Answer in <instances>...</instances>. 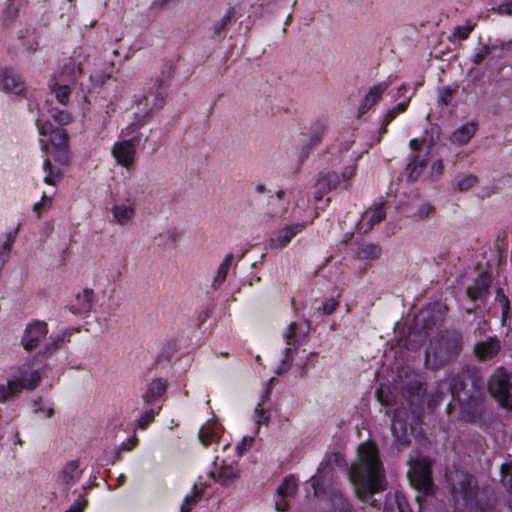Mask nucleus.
Wrapping results in <instances>:
<instances>
[{"label":"nucleus","mask_w":512,"mask_h":512,"mask_svg":"<svg viewBox=\"0 0 512 512\" xmlns=\"http://www.w3.org/2000/svg\"><path fill=\"white\" fill-rule=\"evenodd\" d=\"M12 379L16 382V385L21 392L22 389H34L39 384L41 376L38 371H20L19 374L14 376Z\"/></svg>","instance_id":"23"},{"label":"nucleus","mask_w":512,"mask_h":512,"mask_svg":"<svg viewBox=\"0 0 512 512\" xmlns=\"http://www.w3.org/2000/svg\"><path fill=\"white\" fill-rule=\"evenodd\" d=\"M410 99L408 98L406 101L398 103L396 106H394L392 109L388 110L381 121V125L378 130L379 138L378 141H380L381 137L387 132L388 125L401 113L405 112Z\"/></svg>","instance_id":"24"},{"label":"nucleus","mask_w":512,"mask_h":512,"mask_svg":"<svg viewBox=\"0 0 512 512\" xmlns=\"http://www.w3.org/2000/svg\"><path fill=\"white\" fill-rule=\"evenodd\" d=\"M496 48V44L489 45L480 43L479 46L476 48L473 56L471 57V62L474 65H480L484 61V59L488 55H490Z\"/></svg>","instance_id":"34"},{"label":"nucleus","mask_w":512,"mask_h":512,"mask_svg":"<svg viewBox=\"0 0 512 512\" xmlns=\"http://www.w3.org/2000/svg\"><path fill=\"white\" fill-rule=\"evenodd\" d=\"M425 143V139H417L413 138L409 142V147L413 152H416L421 149L422 145Z\"/></svg>","instance_id":"60"},{"label":"nucleus","mask_w":512,"mask_h":512,"mask_svg":"<svg viewBox=\"0 0 512 512\" xmlns=\"http://www.w3.org/2000/svg\"><path fill=\"white\" fill-rule=\"evenodd\" d=\"M349 478L357 497L374 508L380 501L375 495L386 488L383 465L377 447L371 442L362 443L358 448V462L351 466Z\"/></svg>","instance_id":"1"},{"label":"nucleus","mask_w":512,"mask_h":512,"mask_svg":"<svg viewBox=\"0 0 512 512\" xmlns=\"http://www.w3.org/2000/svg\"><path fill=\"white\" fill-rule=\"evenodd\" d=\"M210 476L220 485L230 486L240 477V474L237 467L223 461L219 468L216 467L210 472Z\"/></svg>","instance_id":"15"},{"label":"nucleus","mask_w":512,"mask_h":512,"mask_svg":"<svg viewBox=\"0 0 512 512\" xmlns=\"http://www.w3.org/2000/svg\"><path fill=\"white\" fill-rule=\"evenodd\" d=\"M69 336L70 334H68L67 332H62L61 334L55 337H51V341L45 345L42 351L43 356L50 357L51 355H53L54 352L63 347L66 341H69V338H67Z\"/></svg>","instance_id":"31"},{"label":"nucleus","mask_w":512,"mask_h":512,"mask_svg":"<svg viewBox=\"0 0 512 512\" xmlns=\"http://www.w3.org/2000/svg\"><path fill=\"white\" fill-rule=\"evenodd\" d=\"M36 125H37V128H38L39 134L43 135V136L49 135V137H50L52 135V133L56 129L52 125V123L49 122V121L41 122L40 120H37Z\"/></svg>","instance_id":"50"},{"label":"nucleus","mask_w":512,"mask_h":512,"mask_svg":"<svg viewBox=\"0 0 512 512\" xmlns=\"http://www.w3.org/2000/svg\"><path fill=\"white\" fill-rule=\"evenodd\" d=\"M19 393L16 382L12 378L8 379L5 384H0V403H5L15 398Z\"/></svg>","instance_id":"32"},{"label":"nucleus","mask_w":512,"mask_h":512,"mask_svg":"<svg viewBox=\"0 0 512 512\" xmlns=\"http://www.w3.org/2000/svg\"><path fill=\"white\" fill-rule=\"evenodd\" d=\"M464 336L457 330H446L432 338L425 352V365L438 370L456 360L463 350Z\"/></svg>","instance_id":"3"},{"label":"nucleus","mask_w":512,"mask_h":512,"mask_svg":"<svg viewBox=\"0 0 512 512\" xmlns=\"http://www.w3.org/2000/svg\"><path fill=\"white\" fill-rule=\"evenodd\" d=\"M454 92L455 90L450 87L442 88L439 92L440 102L444 105H448L451 102L452 95Z\"/></svg>","instance_id":"52"},{"label":"nucleus","mask_w":512,"mask_h":512,"mask_svg":"<svg viewBox=\"0 0 512 512\" xmlns=\"http://www.w3.org/2000/svg\"><path fill=\"white\" fill-rule=\"evenodd\" d=\"M255 422L257 425L265 424L267 425L270 419V415L267 411L261 408V404H258L254 410Z\"/></svg>","instance_id":"49"},{"label":"nucleus","mask_w":512,"mask_h":512,"mask_svg":"<svg viewBox=\"0 0 512 512\" xmlns=\"http://www.w3.org/2000/svg\"><path fill=\"white\" fill-rule=\"evenodd\" d=\"M449 384L453 397L459 402L462 418L471 423L480 420L486 399V381L480 370L465 365L450 377Z\"/></svg>","instance_id":"2"},{"label":"nucleus","mask_w":512,"mask_h":512,"mask_svg":"<svg viewBox=\"0 0 512 512\" xmlns=\"http://www.w3.org/2000/svg\"><path fill=\"white\" fill-rule=\"evenodd\" d=\"M86 506L87 500L82 497H79L65 512H83Z\"/></svg>","instance_id":"53"},{"label":"nucleus","mask_w":512,"mask_h":512,"mask_svg":"<svg viewBox=\"0 0 512 512\" xmlns=\"http://www.w3.org/2000/svg\"><path fill=\"white\" fill-rule=\"evenodd\" d=\"M43 169L47 172L44 182L49 185H55L62 179V172L60 169H55L49 159H46L43 164Z\"/></svg>","instance_id":"36"},{"label":"nucleus","mask_w":512,"mask_h":512,"mask_svg":"<svg viewBox=\"0 0 512 512\" xmlns=\"http://www.w3.org/2000/svg\"><path fill=\"white\" fill-rule=\"evenodd\" d=\"M496 301L501 307V319L503 324L510 318V301L502 288L496 290Z\"/></svg>","instance_id":"38"},{"label":"nucleus","mask_w":512,"mask_h":512,"mask_svg":"<svg viewBox=\"0 0 512 512\" xmlns=\"http://www.w3.org/2000/svg\"><path fill=\"white\" fill-rule=\"evenodd\" d=\"M446 476L455 505L473 509L476 506L477 496L474 477L462 470L450 471Z\"/></svg>","instance_id":"4"},{"label":"nucleus","mask_w":512,"mask_h":512,"mask_svg":"<svg viewBox=\"0 0 512 512\" xmlns=\"http://www.w3.org/2000/svg\"><path fill=\"white\" fill-rule=\"evenodd\" d=\"M195 502V496L187 495L181 505V512H190L192 509V504Z\"/></svg>","instance_id":"57"},{"label":"nucleus","mask_w":512,"mask_h":512,"mask_svg":"<svg viewBox=\"0 0 512 512\" xmlns=\"http://www.w3.org/2000/svg\"><path fill=\"white\" fill-rule=\"evenodd\" d=\"M0 90L21 95L25 91V82L13 68H0Z\"/></svg>","instance_id":"11"},{"label":"nucleus","mask_w":512,"mask_h":512,"mask_svg":"<svg viewBox=\"0 0 512 512\" xmlns=\"http://www.w3.org/2000/svg\"><path fill=\"white\" fill-rule=\"evenodd\" d=\"M355 171H356V166L351 165V166L346 167L344 169V171L342 172L341 177H342L344 189H346L348 187L347 181L355 175Z\"/></svg>","instance_id":"54"},{"label":"nucleus","mask_w":512,"mask_h":512,"mask_svg":"<svg viewBox=\"0 0 512 512\" xmlns=\"http://www.w3.org/2000/svg\"><path fill=\"white\" fill-rule=\"evenodd\" d=\"M330 498L331 505L328 512H355L350 502L340 490L333 489Z\"/></svg>","instance_id":"26"},{"label":"nucleus","mask_w":512,"mask_h":512,"mask_svg":"<svg viewBox=\"0 0 512 512\" xmlns=\"http://www.w3.org/2000/svg\"><path fill=\"white\" fill-rule=\"evenodd\" d=\"M33 407H34V412L35 413L42 412L43 411L42 400L40 398L35 400L34 404H33Z\"/></svg>","instance_id":"64"},{"label":"nucleus","mask_w":512,"mask_h":512,"mask_svg":"<svg viewBox=\"0 0 512 512\" xmlns=\"http://www.w3.org/2000/svg\"><path fill=\"white\" fill-rule=\"evenodd\" d=\"M503 406L512 408V382L510 376L498 369L486 383V390Z\"/></svg>","instance_id":"6"},{"label":"nucleus","mask_w":512,"mask_h":512,"mask_svg":"<svg viewBox=\"0 0 512 512\" xmlns=\"http://www.w3.org/2000/svg\"><path fill=\"white\" fill-rule=\"evenodd\" d=\"M166 392V383L160 379H154L147 385L145 393L142 395V399L147 404H154L160 399Z\"/></svg>","instance_id":"21"},{"label":"nucleus","mask_w":512,"mask_h":512,"mask_svg":"<svg viewBox=\"0 0 512 512\" xmlns=\"http://www.w3.org/2000/svg\"><path fill=\"white\" fill-rule=\"evenodd\" d=\"M22 5L21 0H8L3 12L4 22L6 24L12 23L19 14V9Z\"/></svg>","instance_id":"33"},{"label":"nucleus","mask_w":512,"mask_h":512,"mask_svg":"<svg viewBox=\"0 0 512 512\" xmlns=\"http://www.w3.org/2000/svg\"><path fill=\"white\" fill-rule=\"evenodd\" d=\"M112 213L115 221L120 225H124L134 216V208L131 205H115L112 208Z\"/></svg>","instance_id":"30"},{"label":"nucleus","mask_w":512,"mask_h":512,"mask_svg":"<svg viewBox=\"0 0 512 512\" xmlns=\"http://www.w3.org/2000/svg\"><path fill=\"white\" fill-rule=\"evenodd\" d=\"M137 142L138 137H131L114 143L111 153L117 164L125 168H130L134 164Z\"/></svg>","instance_id":"9"},{"label":"nucleus","mask_w":512,"mask_h":512,"mask_svg":"<svg viewBox=\"0 0 512 512\" xmlns=\"http://www.w3.org/2000/svg\"><path fill=\"white\" fill-rule=\"evenodd\" d=\"M50 142L56 150L55 160L60 164H67L69 161V136L66 130L56 128L50 136Z\"/></svg>","instance_id":"13"},{"label":"nucleus","mask_w":512,"mask_h":512,"mask_svg":"<svg viewBox=\"0 0 512 512\" xmlns=\"http://www.w3.org/2000/svg\"><path fill=\"white\" fill-rule=\"evenodd\" d=\"M233 260V254L229 253L225 256L224 260L221 262V264L218 267L217 273L212 281L211 287L214 290H217L221 287V285L225 282L226 277L228 275V271L230 268V265Z\"/></svg>","instance_id":"28"},{"label":"nucleus","mask_w":512,"mask_h":512,"mask_svg":"<svg viewBox=\"0 0 512 512\" xmlns=\"http://www.w3.org/2000/svg\"><path fill=\"white\" fill-rule=\"evenodd\" d=\"M233 16H234V9L233 8L228 9L227 12L225 13V15L221 18V20L213 26L214 35H219L222 32V30L225 29L227 24L231 21Z\"/></svg>","instance_id":"46"},{"label":"nucleus","mask_w":512,"mask_h":512,"mask_svg":"<svg viewBox=\"0 0 512 512\" xmlns=\"http://www.w3.org/2000/svg\"><path fill=\"white\" fill-rule=\"evenodd\" d=\"M501 481L507 490L512 493V465L502 464Z\"/></svg>","instance_id":"44"},{"label":"nucleus","mask_w":512,"mask_h":512,"mask_svg":"<svg viewBox=\"0 0 512 512\" xmlns=\"http://www.w3.org/2000/svg\"><path fill=\"white\" fill-rule=\"evenodd\" d=\"M382 252L381 246L374 243H365L359 246L357 250V258L361 260H373L380 257Z\"/></svg>","instance_id":"29"},{"label":"nucleus","mask_w":512,"mask_h":512,"mask_svg":"<svg viewBox=\"0 0 512 512\" xmlns=\"http://www.w3.org/2000/svg\"><path fill=\"white\" fill-rule=\"evenodd\" d=\"M444 165L441 160H437L432 165V170L437 173V175H441L443 173Z\"/></svg>","instance_id":"61"},{"label":"nucleus","mask_w":512,"mask_h":512,"mask_svg":"<svg viewBox=\"0 0 512 512\" xmlns=\"http://www.w3.org/2000/svg\"><path fill=\"white\" fill-rule=\"evenodd\" d=\"M80 476L81 470H79V462L72 460L65 464L58 478L62 483L70 485L72 482L78 480Z\"/></svg>","instance_id":"27"},{"label":"nucleus","mask_w":512,"mask_h":512,"mask_svg":"<svg viewBox=\"0 0 512 512\" xmlns=\"http://www.w3.org/2000/svg\"><path fill=\"white\" fill-rule=\"evenodd\" d=\"M147 121L142 117L135 115L134 121L129 124L123 131L122 134L126 137L132 136L135 134L142 126L146 124Z\"/></svg>","instance_id":"45"},{"label":"nucleus","mask_w":512,"mask_h":512,"mask_svg":"<svg viewBox=\"0 0 512 512\" xmlns=\"http://www.w3.org/2000/svg\"><path fill=\"white\" fill-rule=\"evenodd\" d=\"M425 165L426 159H419L418 155H413L409 163L407 164V170H409L408 178L410 180L417 179Z\"/></svg>","instance_id":"35"},{"label":"nucleus","mask_w":512,"mask_h":512,"mask_svg":"<svg viewBox=\"0 0 512 512\" xmlns=\"http://www.w3.org/2000/svg\"><path fill=\"white\" fill-rule=\"evenodd\" d=\"M167 78H169V73L166 77H160L157 79L155 84L157 88L155 91L150 90L136 100L137 112L135 115L139 116L140 118L143 117L145 121H147V118L152 114L154 110H158L163 107L165 100L164 86Z\"/></svg>","instance_id":"5"},{"label":"nucleus","mask_w":512,"mask_h":512,"mask_svg":"<svg viewBox=\"0 0 512 512\" xmlns=\"http://www.w3.org/2000/svg\"><path fill=\"white\" fill-rule=\"evenodd\" d=\"M385 217L386 214L382 205L377 206L375 209H368L362 214L360 222L361 229H363L364 233H367L372 230L375 225L382 222Z\"/></svg>","instance_id":"20"},{"label":"nucleus","mask_w":512,"mask_h":512,"mask_svg":"<svg viewBox=\"0 0 512 512\" xmlns=\"http://www.w3.org/2000/svg\"><path fill=\"white\" fill-rule=\"evenodd\" d=\"M475 24L468 22L463 26H456L452 34L449 36V41L454 42L456 39L462 41L466 40L470 33L474 30Z\"/></svg>","instance_id":"39"},{"label":"nucleus","mask_w":512,"mask_h":512,"mask_svg":"<svg viewBox=\"0 0 512 512\" xmlns=\"http://www.w3.org/2000/svg\"><path fill=\"white\" fill-rule=\"evenodd\" d=\"M478 183V177L475 174L463 175L457 182V188L460 192L470 190Z\"/></svg>","instance_id":"41"},{"label":"nucleus","mask_w":512,"mask_h":512,"mask_svg":"<svg viewBox=\"0 0 512 512\" xmlns=\"http://www.w3.org/2000/svg\"><path fill=\"white\" fill-rule=\"evenodd\" d=\"M491 278L487 272H482L475 279L473 285L467 287L466 294L472 300L483 299L489 293Z\"/></svg>","instance_id":"16"},{"label":"nucleus","mask_w":512,"mask_h":512,"mask_svg":"<svg viewBox=\"0 0 512 512\" xmlns=\"http://www.w3.org/2000/svg\"><path fill=\"white\" fill-rule=\"evenodd\" d=\"M501 342L496 336H489L485 340H478L473 348L474 355L480 361L490 360L498 355Z\"/></svg>","instance_id":"12"},{"label":"nucleus","mask_w":512,"mask_h":512,"mask_svg":"<svg viewBox=\"0 0 512 512\" xmlns=\"http://www.w3.org/2000/svg\"><path fill=\"white\" fill-rule=\"evenodd\" d=\"M492 10L500 15H512V0H503L497 7Z\"/></svg>","instance_id":"51"},{"label":"nucleus","mask_w":512,"mask_h":512,"mask_svg":"<svg viewBox=\"0 0 512 512\" xmlns=\"http://www.w3.org/2000/svg\"><path fill=\"white\" fill-rule=\"evenodd\" d=\"M56 99L63 105L69 101L71 89L68 85H55L53 88Z\"/></svg>","instance_id":"42"},{"label":"nucleus","mask_w":512,"mask_h":512,"mask_svg":"<svg viewBox=\"0 0 512 512\" xmlns=\"http://www.w3.org/2000/svg\"><path fill=\"white\" fill-rule=\"evenodd\" d=\"M488 327V323L485 321V320H482L478 323L475 331H474V334L476 337H480L481 336V331L482 330H485L486 328Z\"/></svg>","instance_id":"62"},{"label":"nucleus","mask_w":512,"mask_h":512,"mask_svg":"<svg viewBox=\"0 0 512 512\" xmlns=\"http://www.w3.org/2000/svg\"><path fill=\"white\" fill-rule=\"evenodd\" d=\"M51 117L60 125H67L72 121V117L68 112L57 108L51 110Z\"/></svg>","instance_id":"47"},{"label":"nucleus","mask_w":512,"mask_h":512,"mask_svg":"<svg viewBox=\"0 0 512 512\" xmlns=\"http://www.w3.org/2000/svg\"><path fill=\"white\" fill-rule=\"evenodd\" d=\"M307 332L308 331L300 332L299 327L295 322H292L286 328V331L283 333V338L288 347L285 348L284 357L282 358L280 365L276 369V373L278 375H281L290 369L293 361L291 352L293 349H296L300 345L301 340L306 337Z\"/></svg>","instance_id":"8"},{"label":"nucleus","mask_w":512,"mask_h":512,"mask_svg":"<svg viewBox=\"0 0 512 512\" xmlns=\"http://www.w3.org/2000/svg\"><path fill=\"white\" fill-rule=\"evenodd\" d=\"M329 184L330 183H328L327 179L323 175V172H320L319 177L315 183V201H321L325 194L333 190Z\"/></svg>","instance_id":"37"},{"label":"nucleus","mask_w":512,"mask_h":512,"mask_svg":"<svg viewBox=\"0 0 512 512\" xmlns=\"http://www.w3.org/2000/svg\"><path fill=\"white\" fill-rule=\"evenodd\" d=\"M476 131H477L476 123H474V122L466 123L453 132V134L450 138L451 142L458 146L465 145L474 136Z\"/></svg>","instance_id":"22"},{"label":"nucleus","mask_w":512,"mask_h":512,"mask_svg":"<svg viewBox=\"0 0 512 512\" xmlns=\"http://www.w3.org/2000/svg\"><path fill=\"white\" fill-rule=\"evenodd\" d=\"M376 395H377V398H378V400L380 401L381 404H385V405H389L390 404V402L387 399V397H384L382 389H379L376 392Z\"/></svg>","instance_id":"63"},{"label":"nucleus","mask_w":512,"mask_h":512,"mask_svg":"<svg viewBox=\"0 0 512 512\" xmlns=\"http://www.w3.org/2000/svg\"><path fill=\"white\" fill-rule=\"evenodd\" d=\"M48 334V326L43 321H32L30 322L23 336L21 337V345L27 351H32L39 346L42 339Z\"/></svg>","instance_id":"10"},{"label":"nucleus","mask_w":512,"mask_h":512,"mask_svg":"<svg viewBox=\"0 0 512 512\" xmlns=\"http://www.w3.org/2000/svg\"><path fill=\"white\" fill-rule=\"evenodd\" d=\"M70 70V74L75 78L77 75L81 74V67L80 65L76 64L75 62H70L65 65V71Z\"/></svg>","instance_id":"58"},{"label":"nucleus","mask_w":512,"mask_h":512,"mask_svg":"<svg viewBox=\"0 0 512 512\" xmlns=\"http://www.w3.org/2000/svg\"><path fill=\"white\" fill-rule=\"evenodd\" d=\"M93 306V290L84 289L78 293L75 302L69 306V310L73 314H87L91 311Z\"/></svg>","instance_id":"19"},{"label":"nucleus","mask_w":512,"mask_h":512,"mask_svg":"<svg viewBox=\"0 0 512 512\" xmlns=\"http://www.w3.org/2000/svg\"><path fill=\"white\" fill-rule=\"evenodd\" d=\"M161 410V406L157 407V409L151 408L145 411L140 418L138 419V426L141 429H145L151 422H153L156 414Z\"/></svg>","instance_id":"43"},{"label":"nucleus","mask_w":512,"mask_h":512,"mask_svg":"<svg viewBox=\"0 0 512 512\" xmlns=\"http://www.w3.org/2000/svg\"><path fill=\"white\" fill-rule=\"evenodd\" d=\"M297 484L292 476L286 477L277 487L278 499L275 501V508L279 512L287 509L286 497L293 496L296 492Z\"/></svg>","instance_id":"17"},{"label":"nucleus","mask_w":512,"mask_h":512,"mask_svg":"<svg viewBox=\"0 0 512 512\" xmlns=\"http://www.w3.org/2000/svg\"><path fill=\"white\" fill-rule=\"evenodd\" d=\"M435 214V207L430 203H422L413 213L412 217L416 220H425Z\"/></svg>","instance_id":"40"},{"label":"nucleus","mask_w":512,"mask_h":512,"mask_svg":"<svg viewBox=\"0 0 512 512\" xmlns=\"http://www.w3.org/2000/svg\"><path fill=\"white\" fill-rule=\"evenodd\" d=\"M325 132V127L320 125L317 132L311 137V145L316 146L320 143L321 138Z\"/></svg>","instance_id":"59"},{"label":"nucleus","mask_w":512,"mask_h":512,"mask_svg":"<svg viewBox=\"0 0 512 512\" xmlns=\"http://www.w3.org/2000/svg\"><path fill=\"white\" fill-rule=\"evenodd\" d=\"M198 437L204 446L217 443L220 438L219 427L215 423L207 422L200 428Z\"/></svg>","instance_id":"25"},{"label":"nucleus","mask_w":512,"mask_h":512,"mask_svg":"<svg viewBox=\"0 0 512 512\" xmlns=\"http://www.w3.org/2000/svg\"><path fill=\"white\" fill-rule=\"evenodd\" d=\"M323 175L327 179L328 183H330L329 185L333 190L337 188H343L342 177L338 173L334 171H328L323 172Z\"/></svg>","instance_id":"48"},{"label":"nucleus","mask_w":512,"mask_h":512,"mask_svg":"<svg viewBox=\"0 0 512 512\" xmlns=\"http://www.w3.org/2000/svg\"><path fill=\"white\" fill-rule=\"evenodd\" d=\"M305 229L304 223H296L279 229L269 241L271 249H279L285 247L293 237Z\"/></svg>","instance_id":"14"},{"label":"nucleus","mask_w":512,"mask_h":512,"mask_svg":"<svg viewBox=\"0 0 512 512\" xmlns=\"http://www.w3.org/2000/svg\"><path fill=\"white\" fill-rule=\"evenodd\" d=\"M337 306H338V302L334 298H330V299L326 300L323 304V308H322L323 313L325 315H330L336 310Z\"/></svg>","instance_id":"56"},{"label":"nucleus","mask_w":512,"mask_h":512,"mask_svg":"<svg viewBox=\"0 0 512 512\" xmlns=\"http://www.w3.org/2000/svg\"><path fill=\"white\" fill-rule=\"evenodd\" d=\"M51 204V199L48 198L45 194L42 196V199L40 202H37L34 204L33 206V211L35 213H37L38 217L40 216L41 214V211L43 209H46L48 205Z\"/></svg>","instance_id":"55"},{"label":"nucleus","mask_w":512,"mask_h":512,"mask_svg":"<svg viewBox=\"0 0 512 512\" xmlns=\"http://www.w3.org/2000/svg\"><path fill=\"white\" fill-rule=\"evenodd\" d=\"M431 460L428 457H419L410 461L408 477L418 489L428 492L432 487Z\"/></svg>","instance_id":"7"},{"label":"nucleus","mask_w":512,"mask_h":512,"mask_svg":"<svg viewBox=\"0 0 512 512\" xmlns=\"http://www.w3.org/2000/svg\"><path fill=\"white\" fill-rule=\"evenodd\" d=\"M388 88V83L381 82L375 86H373L364 99L362 100L361 104L358 108V117H361L363 114H365L373 105H375L380 99L383 94V92Z\"/></svg>","instance_id":"18"}]
</instances>
